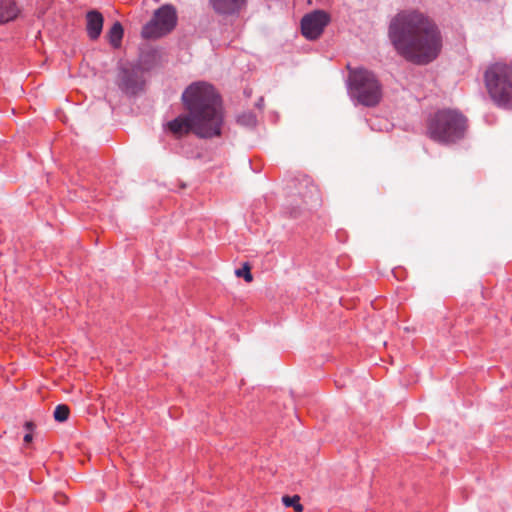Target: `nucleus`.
<instances>
[{"label":"nucleus","instance_id":"nucleus-2","mask_svg":"<svg viewBox=\"0 0 512 512\" xmlns=\"http://www.w3.org/2000/svg\"><path fill=\"white\" fill-rule=\"evenodd\" d=\"M181 100L188 113L170 121L167 128H220L224 124L222 100L211 84H190Z\"/></svg>","mask_w":512,"mask_h":512},{"label":"nucleus","instance_id":"nucleus-10","mask_svg":"<svg viewBox=\"0 0 512 512\" xmlns=\"http://www.w3.org/2000/svg\"><path fill=\"white\" fill-rule=\"evenodd\" d=\"M247 0H209L215 12L219 14H234L240 11Z\"/></svg>","mask_w":512,"mask_h":512},{"label":"nucleus","instance_id":"nucleus-12","mask_svg":"<svg viewBox=\"0 0 512 512\" xmlns=\"http://www.w3.org/2000/svg\"><path fill=\"white\" fill-rule=\"evenodd\" d=\"M20 13L15 0H0V14L3 18L0 19V24L7 23L14 20Z\"/></svg>","mask_w":512,"mask_h":512},{"label":"nucleus","instance_id":"nucleus-5","mask_svg":"<svg viewBox=\"0 0 512 512\" xmlns=\"http://www.w3.org/2000/svg\"><path fill=\"white\" fill-rule=\"evenodd\" d=\"M177 23L174 7L164 5L155 11L153 18L143 26L141 35L145 39H156L170 33Z\"/></svg>","mask_w":512,"mask_h":512},{"label":"nucleus","instance_id":"nucleus-16","mask_svg":"<svg viewBox=\"0 0 512 512\" xmlns=\"http://www.w3.org/2000/svg\"><path fill=\"white\" fill-rule=\"evenodd\" d=\"M69 408L66 405H58L54 410V419L58 422H64L68 419Z\"/></svg>","mask_w":512,"mask_h":512},{"label":"nucleus","instance_id":"nucleus-7","mask_svg":"<svg viewBox=\"0 0 512 512\" xmlns=\"http://www.w3.org/2000/svg\"><path fill=\"white\" fill-rule=\"evenodd\" d=\"M430 128H465L467 118L458 110L443 109L429 118Z\"/></svg>","mask_w":512,"mask_h":512},{"label":"nucleus","instance_id":"nucleus-21","mask_svg":"<svg viewBox=\"0 0 512 512\" xmlns=\"http://www.w3.org/2000/svg\"><path fill=\"white\" fill-rule=\"evenodd\" d=\"M2 18H3V15H2V14H0V19H2Z\"/></svg>","mask_w":512,"mask_h":512},{"label":"nucleus","instance_id":"nucleus-15","mask_svg":"<svg viewBox=\"0 0 512 512\" xmlns=\"http://www.w3.org/2000/svg\"><path fill=\"white\" fill-rule=\"evenodd\" d=\"M282 502L286 507H293L296 512H302L303 506L300 504V497L298 495L284 496Z\"/></svg>","mask_w":512,"mask_h":512},{"label":"nucleus","instance_id":"nucleus-20","mask_svg":"<svg viewBox=\"0 0 512 512\" xmlns=\"http://www.w3.org/2000/svg\"><path fill=\"white\" fill-rule=\"evenodd\" d=\"M24 441L26 443H29L32 441V433L31 432H28L25 436H24Z\"/></svg>","mask_w":512,"mask_h":512},{"label":"nucleus","instance_id":"nucleus-18","mask_svg":"<svg viewBox=\"0 0 512 512\" xmlns=\"http://www.w3.org/2000/svg\"><path fill=\"white\" fill-rule=\"evenodd\" d=\"M239 123L241 125H255L256 124V120H255V117L252 114H248V115H243L239 119Z\"/></svg>","mask_w":512,"mask_h":512},{"label":"nucleus","instance_id":"nucleus-1","mask_svg":"<svg viewBox=\"0 0 512 512\" xmlns=\"http://www.w3.org/2000/svg\"><path fill=\"white\" fill-rule=\"evenodd\" d=\"M388 37L397 54L416 65L434 61L442 49V37L437 25L416 10L397 13L389 23Z\"/></svg>","mask_w":512,"mask_h":512},{"label":"nucleus","instance_id":"nucleus-13","mask_svg":"<svg viewBox=\"0 0 512 512\" xmlns=\"http://www.w3.org/2000/svg\"><path fill=\"white\" fill-rule=\"evenodd\" d=\"M173 134L180 138L184 135H195L198 138H212L219 137L221 130H171Z\"/></svg>","mask_w":512,"mask_h":512},{"label":"nucleus","instance_id":"nucleus-11","mask_svg":"<svg viewBox=\"0 0 512 512\" xmlns=\"http://www.w3.org/2000/svg\"><path fill=\"white\" fill-rule=\"evenodd\" d=\"M464 130H426V135L433 141L450 144L463 137Z\"/></svg>","mask_w":512,"mask_h":512},{"label":"nucleus","instance_id":"nucleus-3","mask_svg":"<svg viewBox=\"0 0 512 512\" xmlns=\"http://www.w3.org/2000/svg\"><path fill=\"white\" fill-rule=\"evenodd\" d=\"M485 85L493 102L512 109V64L496 62L485 71Z\"/></svg>","mask_w":512,"mask_h":512},{"label":"nucleus","instance_id":"nucleus-9","mask_svg":"<svg viewBox=\"0 0 512 512\" xmlns=\"http://www.w3.org/2000/svg\"><path fill=\"white\" fill-rule=\"evenodd\" d=\"M104 18L97 10H91L86 14V31L91 40H97L103 29Z\"/></svg>","mask_w":512,"mask_h":512},{"label":"nucleus","instance_id":"nucleus-19","mask_svg":"<svg viewBox=\"0 0 512 512\" xmlns=\"http://www.w3.org/2000/svg\"><path fill=\"white\" fill-rule=\"evenodd\" d=\"M25 428L28 432H32V430L34 429V424L30 421H27L25 423Z\"/></svg>","mask_w":512,"mask_h":512},{"label":"nucleus","instance_id":"nucleus-4","mask_svg":"<svg viewBox=\"0 0 512 512\" xmlns=\"http://www.w3.org/2000/svg\"><path fill=\"white\" fill-rule=\"evenodd\" d=\"M351 97L361 105L374 107L382 98V88L376 76L366 69H354L349 74Z\"/></svg>","mask_w":512,"mask_h":512},{"label":"nucleus","instance_id":"nucleus-8","mask_svg":"<svg viewBox=\"0 0 512 512\" xmlns=\"http://www.w3.org/2000/svg\"><path fill=\"white\" fill-rule=\"evenodd\" d=\"M329 23V16L324 11H314L303 17L301 21L302 34L310 40L318 38Z\"/></svg>","mask_w":512,"mask_h":512},{"label":"nucleus","instance_id":"nucleus-6","mask_svg":"<svg viewBox=\"0 0 512 512\" xmlns=\"http://www.w3.org/2000/svg\"><path fill=\"white\" fill-rule=\"evenodd\" d=\"M119 89L128 96H136L144 91L145 80L139 67H122L117 75Z\"/></svg>","mask_w":512,"mask_h":512},{"label":"nucleus","instance_id":"nucleus-14","mask_svg":"<svg viewBox=\"0 0 512 512\" xmlns=\"http://www.w3.org/2000/svg\"><path fill=\"white\" fill-rule=\"evenodd\" d=\"M123 27L120 22H115L107 33L108 40L114 48H118L123 38Z\"/></svg>","mask_w":512,"mask_h":512},{"label":"nucleus","instance_id":"nucleus-17","mask_svg":"<svg viewBox=\"0 0 512 512\" xmlns=\"http://www.w3.org/2000/svg\"><path fill=\"white\" fill-rule=\"evenodd\" d=\"M235 274L237 277H243L244 280L248 283L252 282V280H253V276L251 274L250 267L247 263H245L241 269H237L235 271Z\"/></svg>","mask_w":512,"mask_h":512}]
</instances>
